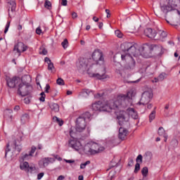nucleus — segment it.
<instances>
[{"label": "nucleus", "instance_id": "1", "mask_svg": "<svg viewBox=\"0 0 180 180\" xmlns=\"http://www.w3.org/2000/svg\"><path fill=\"white\" fill-rule=\"evenodd\" d=\"M130 92L127 93V96H119L116 101H110L106 104H103L101 101H97L92 104L91 108L94 112H112V110H119L122 108H127L129 105V96Z\"/></svg>", "mask_w": 180, "mask_h": 180}, {"label": "nucleus", "instance_id": "2", "mask_svg": "<svg viewBox=\"0 0 180 180\" xmlns=\"http://www.w3.org/2000/svg\"><path fill=\"white\" fill-rule=\"evenodd\" d=\"M32 77L29 75H25L20 79L18 84V94L20 96H27L33 92V86L30 85Z\"/></svg>", "mask_w": 180, "mask_h": 180}, {"label": "nucleus", "instance_id": "3", "mask_svg": "<svg viewBox=\"0 0 180 180\" xmlns=\"http://www.w3.org/2000/svg\"><path fill=\"white\" fill-rule=\"evenodd\" d=\"M122 51L126 54L122 56H129V57H138L141 54L140 52V47L137 44H133L130 42H125L121 45Z\"/></svg>", "mask_w": 180, "mask_h": 180}, {"label": "nucleus", "instance_id": "4", "mask_svg": "<svg viewBox=\"0 0 180 180\" xmlns=\"http://www.w3.org/2000/svg\"><path fill=\"white\" fill-rule=\"evenodd\" d=\"M162 50V47H158L157 45L145 44L141 46H139L140 56L145 57V58H149L153 54V51H157V50Z\"/></svg>", "mask_w": 180, "mask_h": 180}, {"label": "nucleus", "instance_id": "5", "mask_svg": "<svg viewBox=\"0 0 180 180\" xmlns=\"http://www.w3.org/2000/svg\"><path fill=\"white\" fill-rule=\"evenodd\" d=\"M178 6V4L176 3V0H167V4L160 6L161 11L163 13H170V15H180L179 11L176 9Z\"/></svg>", "mask_w": 180, "mask_h": 180}, {"label": "nucleus", "instance_id": "6", "mask_svg": "<svg viewBox=\"0 0 180 180\" xmlns=\"http://www.w3.org/2000/svg\"><path fill=\"white\" fill-rule=\"evenodd\" d=\"M70 136L72 139L68 141L69 147H71V148H73L76 151H79L81 148V142L75 139V133H74V131H72V128H71L70 130Z\"/></svg>", "mask_w": 180, "mask_h": 180}, {"label": "nucleus", "instance_id": "7", "mask_svg": "<svg viewBox=\"0 0 180 180\" xmlns=\"http://www.w3.org/2000/svg\"><path fill=\"white\" fill-rule=\"evenodd\" d=\"M151 99H153V90L148 89L142 93L139 105H148Z\"/></svg>", "mask_w": 180, "mask_h": 180}, {"label": "nucleus", "instance_id": "8", "mask_svg": "<svg viewBox=\"0 0 180 180\" xmlns=\"http://www.w3.org/2000/svg\"><path fill=\"white\" fill-rule=\"evenodd\" d=\"M121 58L122 61H126L127 60V64L124 65V70H128V71H131L134 68H136V61L133 59V57L129 56L128 55L124 56L122 55Z\"/></svg>", "mask_w": 180, "mask_h": 180}, {"label": "nucleus", "instance_id": "9", "mask_svg": "<svg viewBox=\"0 0 180 180\" xmlns=\"http://www.w3.org/2000/svg\"><path fill=\"white\" fill-rule=\"evenodd\" d=\"M118 123L120 126H124V127H129L130 126V123L129 122V115L124 111H122L117 116Z\"/></svg>", "mask_w": 180, "mask_h": 180}, {"label": "nucleus", "instance_id": "10", "mask_svg": "<svg viewBox=\"0 0 180 180\" xmlns=\"http://www.w3.org/2000/svg\"><path fill=\"white\" fill-rule=\"evenodd\" d=\"M89 63V60L85 58H79L77 62L76 67L79 71V72H85L86 68H88V65Z\"/></svg>", "mask_w": 180, "mask_h": 180}, {"label": "nucleus", "instance_id": "11", "mask_svg": "<svg viewBox=\"0 0 180 180\" xmlns=\"http://www.w3.org/2000/svg\"><path fill=\"white\" fill-rule=\"evenodd\" d=\"M92 59L95 61L96 64L103 65L105 63L103 58V53L101 50H95L92 53Z\"/></svg>", "mask_w": 180, "mask_h": 180}, {"label": "nucleus", "instance_id": "12", "mask_svg": "<svg viewBox=\"0 0 180 180\" xmlns=\"http://www.w3.org/2000/svg\"><path fill=\"white\" fill-rule=\"evenodd\" d=\"M91 77H93V78H97V79H106L109 78V76L106 75V68H105V66H101L98 68V72L93 73Z\"/></svg>", "mask_w": 180, "mask_h": 180}, {"label": "nucleus", "instance_id": "13", "mask_svg": "<svg viewBox=\"0 0 180 180\" xmlns=\"http://www.w3.org/2000/svg\"><path fill=\"white\" fill-rule=\"evenodd\" d=\"M85 127H86V122H85V118L82 117H79L77 119L75 130L79 133H82L84 130H85Z\"/></svg>", "mask_w": 180, "mask_h": 180}, {"label": "nucleus", "instance_id": "14", "mask_svg": "<svg viewBox=\"0 0 180 180\" xmlns=\"http://www.w3.org/2000/svg\"><path fill=\"white\" fill-rule=\"evenodd\" d=\"M20 82V77H13V78L7 77L6 78V83L9 88H15L18 86L19 88V84Z\"/></svg>", "mask_w": 180, "mask_h": 180}, {"label": "nucleus", "instance_id": "15", "mask_svg": "<svg viewBox=\"0 0 180 180\" xmlns=\"http://www.w3.org/2000/svg\"><path fill=\"white\" fill-rule=\"evenodd\" d=\"M103 150H105L104 147L99 146V144L96 143H93L91 148L89 149V153H90L91 155H94L95 154H98V153L103 151Z\"/></svg>", "mask_w": 180, "mask_h": 180}, {"label": "nucleus", "instance_id": "16", "mask_svg": "<svg viewBox=\"0 0 180 180\" xmlns=\"http://www.w3.org/2000/svg\"><path fill=\"white\" fill-rule=\"evenodd\" d=\"M20 168L28 174H32L34 172V171H36V167L29 165V162H23L22 163H20Z\"/></svg>", "mask_w": 180, "mask_h": 180}, {"label": "nucleus", "instance_id": "17", "mask_svg": "<svg viewBox=\"0 0 180 180\" xmlns=\"http://www.w3.org/2000/svg\"><path fill=\"white\" fill-rule=\"evenodd\" d=\"M26 50H27V46L25 45L23 42H18L13 49V51H17L18 57L20 56V53H25Z\"/></svg>", "mask_w": 180, "mask_h": 180}, {"label": "nucleus", "instance_id": "18", "mask_svg": "<svg viewBox=\"0 0 180 180\" xmlns=\"http://www.w3.org/2000/svg\"><path fill=\"white\" fill-rule=\"evenodd\" d=\"M55 161L56 159L54 158H44L39 162V165L40 168H46V167L49 166V164H53Z\"/></svg>", "mask_w": 180, "mask_h": 180}, {"label": "nucleus", "instance_id": "19", "mask_svg": "<svg viewBox=\"0 0 180 180\" xmlns=\"http://www.w3.org/2000/svg\"><path fill=\"white\" fill-rule=\"evenodd\" d=\"M144 34L149 39H153L154 40H158V37H157V32L151 28H146L144 30Z\"/></svg>", "mask_w": 180, "mask_h": 180}, {"label": "nucleus", "instance_id": "20", "mask_svg": "<svg viewBox=\"0 0 180 180\" xmlns=\"http://www.w3.org/2000/svg\"><path fill=\"white\" fill-rule=\"evenodd\" d=\"M13 148L14 154L15 155H19V153L20 151H22V145L20 144V142L19 140H15L13 144Z\"/></svg>", "mask_w": 180, "mask_h": 180}, {"label": "nucleus", "instance_id": "21", "mask_svg": "<svg viewBox=\"0 0 180 180\" xmlns=\"http://www.w3.org/2000/svg\"><path fill=\"white\" fill-rule=\"evenodd\" d=\"M36 151V146H32L30 153H22L21 158L23 161L26 160H30Z\"/></svg>", "mask_w": 180, "mask_h": 180}, {"label": "nucleus", "instance_id": "22", "mask_svg": "<svg viewBox=\"0 0 180 180\" xmlns=\"http://www.w3.org/2000/svg\"><path fill=\"white\" fill-rule=\"evenodd\" d=\"M128 133H129V131H127L126 128L121 127L119 129V134H118L119 139H120V140H124Z\"/></svg>", "mask_w": 180, "mask_h": 180}, {"label": "nucleus", "instance_id": "23", "mask_svg": "<svg viewBox=\"0 0 180 180\" xmlns=\"http://www.w3.org/2000/svg\"><path fill=\"white\" fill-rule=\"evenodd\" d=\"M129 116H131L134 120H139V114L137 113V111L134 110V108H129L127 110Z\"/></svg>", "mask_w": 180, "mask_h": 180}, {"label": "nucleus", "instance_id": "24", "mask_svg": "<svg viewBox=\"0 0 180 180\" xmlns=\"http://www.w3.org/2000/svg\"><path fill=\"white\" fill-rule=\"evenodd\" d=\"M8 15L11 16V12L13 13L16 11V3L12 0L8 2Z\"/></svg>", "mask_w": 180, "mask_h": 180}, {"label": "nucleus", "instance_id": "25", "mask_svg": "<svg viewBox=\"0 0 180 180\" xmlns=\"http://www.w3.org/2000/svg\"><path fill=\"white\" fill-rule=\"evenodd\" d=\"M50 108H51L52 112H57L60 111V105H58V104H57V103H52L50 105Z\"/></svg>", "mask_w": 180, "mask_h": 180}, {"label": "nucleus", "instance_id": "26", "mask_svg": "<svg viewBox=\"0 0 180 180\" xmlns=\"http://www.w3.org/2000/svg\"><path fill=\"white\" fill-rule=\"evenodd\" d=\"M157 34H159L160 37H158V39L161 40L162 41H164V39H165V37L167 36V32L165 31H159Z\"/></svg>", "mask_w": 180, "mask_h": 180}, {"label": "nucleus", "instance_id": "27", "mask_svg": "<svg viewBox=\"0 0 180 180\" xmlns=\"http://www.w3.org/2000/svg\"><path fill=\"white\" fill-rule=\"evenodd\" d=\"M141 174L143 176V180H146L147 175H148V167H144L141 170Z\"/></svg>", "mask_w": 180, "mask_h": 180}, {"label": "nucleus", "instance_id": "28", "mask_svg": "<svg viewBox=\"0 0 180 180\" xmlns=\"http://www.w3.org/2000/svg\"><path fill=\"white\" fill-rule=\"evenodd\" d=\"M20 120H21V123H22V124H25L26 122L29 121V115L28 114L22 115Z\"/></svg>", "mask_w": 180, "mask_h": 180}, {"label": "nucleus", "instance_id": "29", "mask_svg": "<svg viewBox=\"0 0 180 180\" xmlns=\"http://www.w3.org/2000/svg\"><path fill=\"white\" fill-rule=\"evenodd\" d=\"M53 120L54 122H56V123H58L59 126H63V124H64V121L57 117H53Z\"/></svg>", "mask_w": 180, "mask_h": 180}, {"label": "nucleus", "instance_id": "30", "mask_svg": "<svg viewBox=\"0 0 180 180\" xmlns=\"http://www.w3.org/2000/svg\"><path fill=\"white\" fill-rule=\"evenodd\" d=\"M155 119V110L151 112V113L149 115V122L151 123L153 120Z\"/></svg>", "mask_w": 180, "mask_h": 180}, {"label": "nucleus", "instance_id": "31", "mask_svg": "<svg viewBox=\"0 0 180 180\" xmlns=\"http://www.w3.org/2000/svg\"><path fill=\"white\" fill-rule=\"evenodd\" d=\"M158 134L159 136H165L167 134L165 133V129L162 127H159Z\"/></svg>", "mask_w": 180, "mask_h": 180}, {"label": "nucleus", "instance_id": "32", "mask_svg": "<svg viewBox=\"0 0 180 180\" xmlns=\"http://www.w3.org/2000/svg\"><path fill=\"white\" fill-rule=\"evenodd\" d=\"M165 79V73H161L157 79H155V82H158V81H164Z\"/></svg>", "mask_w": 180, "mask_h": 180}, {"label": "nucleus", "instance_id": "33", "mask_svg": "<svg viewBox=\"0 0 180 180\" xmlns=\"http://www.w3.org/2000/svg\"><path fill=\"white\" fill-rule=\"evenodd\" d=\"M44 7L46 8V9H51V1L49 0H46L44 3Z\"/></svg>", "mask_w": 180, "mask_h": 180}, {"label": "nucleus", "instance_id": "34", "mask_svg": "<svg viewBox=\"0 0 180 180\" xmlns=\"http://www.w3.org/2000/svg\"><path fill=\"white\" fill-rule=\"evenodd\" d=\"M28 95H29L28 97L24 98V102L27 105H29V103H30V101H32V93L30 94H28Z\"/></svg>", "mask_w": 180, "mask_h": 180}, {"label": "nucleus", "instance_id": "35", "mask_svg": "<svg viewBox=\"0 0 180 180\" xmlns=\"http://www.w3.org/2000/svg\"><path fill=\"white\" fill-rule=\"evenodd\" d=\"M61 46L62 47H63L64 49H67V47H68V39H65L61 43Z\"/></svg>", "mask_w": 180, "mask_h": 180}, {"label": "nucleus", "instance_id": "36", "mask_svg": "<svg viewBox=\"0 0 180 180\" xmlns=\"http://www.w3.org/2000/svg\"><path fill=\"white\" fill-rule=\"evenodd\" d=\"M91 115L89 113V112H86L85 113L83 114V116L82 117H83L85 120L86 119H91Z\"/></svg>", "mask_w": 180, "mask_h": 180}, {"label": "nucleus", "instance_id": "37", "mask_svg": "<svg viewBox=\"0 0 180 180\" xmlns=\"http://www.w3.org/2000/svg\"><path fill=\"white\" fill-rule=\"evenodd\" d=\"M136 164L143 162V155H139L136 159Z\"/></svg>", "mask_w": 180, "mask_h": 180}, {"label": "nucleus", "instance_id": "38", "mask_svg": "<svg viewBox=\"0 0 180 180\" xmlns=\"http://www.w3.org/2000/svg\"><path fill=\"white\" fill-rule=\"evenodd\" d=\"M89 164H91V161H89V160H87L86 162H84V163H82L81 165H80V168H81V169H85V167H86V165H89Z\"/></svg>", "mask_w": 180, "mask_h": 180}, {"label": "nucleus", "instance_id": "39", "mask_svg": "<svg viewBox=\"0 0 180 180\" xmlns=\"http://www.w3.org/2000/svg\"><path fill=\"white\" fill-rule=\"evenodd\" d=\"M41 97L39 98L40 102H44L46 101V94L44 92H41L40 94Z\"/></svg>", "mask_w": 180, "mask_h": 180}, {"label": "nucleus", "instance_id": "40", "mask_svg": "<svg viewBox=\"0 0 180 180\" xmlns=\"http://www.w3.org/2000/svg\"><path fill=\"white\" fill-rule=\"evenodd\" d=\"M56 84H58V85H65L64 79H63L61 77H59L56 80Z\"/></svg>", "mask_w": 180, "mask_h": 180}, {"label": "nucleus", "instance_id": "41", "mask_svg": "<svg viewBox=\"0 0 180 180\" xmlns=\"http://www.w3.org/2000/svg\"><path fill=\"white\" fill-rule=\"evenodd\" d=\"M140 171V163H136L135 165L134 174H137Z\"/></svg>", "mask_w": 180, "mask_h": 180}, {"label": "nucleus", "instance_id": "42", "mask_svg": "<svg viewBox=\"0 0 180 180\" xmlns=\"http://www.w3.org/2000/svg\"><path fill=\"white\" fill-rule=\"evenodd\" d=\"M115 35L118 37L120 39H122V37H123V34L119 30L115 31Z\"/></svg>", "mask_w": 180, "mask_h": 180}, {"label": "nucleus", "instance_id": "43", "mask_svg": "<svg viewBox=\"0 0 180 180\" xmlns=\"http://www.w3.org/2000/svg\"><path fill=\"white\" fill-rule=\"evenodd\" d=\"M133 165H134V160L133 158H130L128 162V167H133Z\"/></svg>", "mask_w": 180, "mask_h": 180}, {"label": "nucleus", "instance_id": "44", "mask_svg": "<svg viewBox=\"0 0 180 180\" xmlns=\"http://www.w3.org/2000/svg\"><path fill=\"white\" fill-rule=\"evenodd\" d=\"M53 68H54V64L52 62H51L50 63H48V70L49 71H51Z\"/></svg>", "mask_w": 180, "mask_h": 180}, {"label": "nucleus", "instance_id": "45", "mask_svg": "<svg viewBox=\"0 0 180 180\" xmlns=\"http://www.w3.org/2000/svg\"><path fill=\"white\" fill-rule=\"evenodd\" d=\"M83 94H86V95H89V94L92 93V91L88 89H84L82 91Z\"/></svg>", "mask_w": 180, "mask_h": 180}, {"label": "nucleus", "instance_id": "46", "mask_svg": "<svg viewBox=\"0 0 180 180\" xmlns=\"http://www.w3.org/2000/svg\"><path fill=\"white\" fill-rule=\"evenodd\" d=\"M11 25V22H7L6 25V27H5V30H4V33H7L8 32V30H9V26Z\"/></svg>", "mask_w": 180, "mask_h": 180}, {"label": "nucleus", "instance_id": "47", "mask_svg": "<svg viewBox=\"0 0 180 180\" xmlns=\"http://www.w3.org/2000/svg\"><path fill=\"white\" fill-rule=\"evenodd\" d=\"M12 112H13V110L9 108L6 109L5 116L6 117V115H8V113H9V115H11L12 113Z\"/></svg>", "mask_w": 180, "mask_h": 180}, {"label": "nucleus", "instance_id": "48", "mask_svg": "<svg viewBox=\"0 0 180 180\" xmlns=\"http://www.w3.org/2000/svg\"><path fill=\"white\" fill-rule=\"evenodd\" d=\"M7 148H6V154H5V157H6L8 155V153H9V151H11V148H9V143L7 144Z\"/></svg>", "mask_w": 180, "mask_h": 180}, {"label": "nucleus", "instance_id": "49", "mask_svg": "<svg viewBox=\"0 0 180 180\" xmlns=\"http://www.w3.org/2000/svg\"><path fill=\"white\" fill-rule=\"evenodd\" d=\"M53 157H54V160H58V161H62L63 160V158H61L58 155H54Z\"/></svg>", "mask_w": 180, "mask_h": 180}, {"label": "nucleus", "instance_id": "50", "mask_svg": "<svg viewBox=\"0 0 180 180\" xmlns=\"http://www.w3.org/2000/svg\"><path fill=\"white\" fill-rule=\"evenodd\" d=\"M42 176H44V173L41 172V173L38 174V175H37V179L40 180Z\"/></svg>", "mask_w": 180, "mask_h": 180}, {"label": "nucleus", "instance_id": "51", "mask_svg": "<svg viewBox=\"0 0 180 180\" xmlns=\"http://www.w3.org/2000/svg\"><path fill=\"white\" fill-rule=\"evenodd\" d=\"M72 19H77V18H78V14L75 12L72 13Z\"/></svg>", "mask_w": 180, "mask_h": 180}, {"label": "nucleus", "instance_id": "52", "mask_svg": "<svg viewBox=\"0 0 180 180\" xmlns=\"http://www.w3.org/2000/svg\"><path fill=\"white\" fill-rule=\"evenodd\" d=\"M37 34H41V29L40 27H37L36 30Z\"/></svg>", "mask_w": 180, "mask_h": 180}, {"label": "nucleus", "instance_id": "53", "mask_svg": "<svg viewBox=\"0 0 180 180\" xmlns=\"http://www.w3.org/2000/svg\"><path fill=\"white\" fill-rule=\"evenodd\" d=\"M49 89H50V85L49 84H46V87H45V92L46 94H49Z\"/></svg>", "mask_w": 180, "mask_h": 180}, {"label": "nucleus", "instance_id": "54", "mask_svg": "<svg viewBox=\"0 0 180 180\" xmlns=\"http://www.w3.org/2000/svg\"><path fill=\"white\" fill-rule=\"evenodd\" d=\"M40 54H43L44 56H46L47 54V49H43L41 53Z\"/></svg>", "mask_w": 180, "mask_h": 180}, {"label": "nucleus", "instance_id": "55", "mask_svg": "<svg viewBox=\"0 0 180 180\" xmlns=\"http://www.w3.org/2000/svg\"><path fill=\"white\" fill-rule=\"evenodd\" d=\"M65 162H68V164H72L74 162H75V160H65Z\"/></svg>", "mask_w": 180, "mask_h": 180}, {"label": "nucleus", "instance_id": "56", "mask_svg": "<svg viewBox=\"0 0 180 180\" xmlns=\"http://www.w3.org/2000/svg\"><path fill=\"white\" fill-rule=\"evenodd\" d=\"M105 13H107V18H110V11L109 9H105Z\"/></svg>", "mask_w": 180, "mask_h": 180}, {"label": "nucleus", "instance_id": "57", "mask_svg": "<svg viewBox=\"0 0 180 180\" xmlns=\"http://www.w3.org/2000/svg\"><path fill=\"white\" fill-rule=\"evenodd\" d=\"M67 0H62L61 5H63V6H67Z\"/></svg>", "mask_w": 180, "mask_h": 180}, {"label": "nucleus", "instance_id": "58", "mask_svg": "<svg viewBox=\"0 0 180 180\" xmlns=\"http://www.w3.org/2000/svg\"><path fill=\"white\" fill-rule=\"evenodd\" d=\"M45 63H47V64H49L51 63V60H50L49 58L46 57L44 59Z\"/></svg>", "mask_w": 180, "mask_h": 180}, {"label": "nucleus", "instance_id": "59", "mask_svg": "<svg viewBox=\"0 0 180 180\" xmlns=\"http://www.w3.org/2000/svg\"><path fill=\"white\" fill-rule=\"evenodd\" d=\"M65 179V176L60 175L58 177L57 180H63Z\"/></svg>", "mask_w": 180, "mask_h": 180}, {"label": "nucleus", "instance_id": "60", "mask_svg": "<svg viewBox=\"0 0 180 180\" xmlns=\"http://www.w3.org/2000/svg\"><path fill=\"white\" fill-rule=\"evenodd\" d=\"M147 105V108L148 109H151V108H153V104L152 103H148V104H146Z\"/></svg>", "mask_w": 180, "mask_h": 180}, {"label": "nucleus", "instance_id": "61", "mask_svg": "<svg viewBox=\"0 0 180 180\" xmlns=\"http://www.w3.org/2000/svg\"><path fill=\"white\" fill-rule=\"evenodd\" d=\"M98 27H99V29H102V27H103V22H100L98 23Z\"/></svg>", "mask_w": 180, "mask_h": 180}, {"label": "nucleus", "instance_id": "62", "mask_svg": "<svg viewBox=\"0 0 180 180\" xmlns=\"http://www.w3.org/2000/svg\"><path fill=\"white\" fill-rule=\"evenodd\" d=\"M93 20H94V22H99V18H96V16H94L93 18Z\"/></svg>", "mask_w": 180, "mask_h": 180}, {"label": "nucleus", "instance_id": "63", "mask_svg": "<svg viewBox=\"0 0 180 180\" xmlns=\"http://www.w3.org/2000/svg\"><path fill=\"white\" fill-rule=\"evenodd\" d=\"M20 109V107L19 105H15L14 108V110H19Z\"/></svg>", "mask_w": 180, "mask_h": 180}, {"label": "nucleus", "instance_id": "64", "mask_svg": "<svg viewBox=\"0 0 180 180\" xmlns=\"http://www.w3.org/2000/svg\"><path fill=\"white\" fill-rule=\"evenodd\" d=\"M78 179L79 180H84V176L79 175V177H78Z\"/></svg>", "mask_w": 180, "mask_h": 180}]
</instances>
